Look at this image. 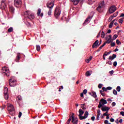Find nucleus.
Listing matches in <instances>:
<instances>
[{"mask_svg": "<svg viewBox=\"0 0 124 124\" xmlns=\"http://www.w3.org/2000/svg\"><path fill=\"white\" fill-rule=\"evenodd\" d=\"M51 0V2L46 4V7L49 9L48 12V16H51L52 15V9H53V8L54 7V5L55 4V0Z\"/></svg>", "mask_w": 124, "mask_h": 124, "instance_id": "obj_1", "label": "nucleus"}, {"mask_svg": "<svg viewBox=\"0 0 124 124\" xmlns=\"http://www.w3.org/2000/svg\"><path fill=\"white\" fill-rule=\"evenodd\" d=\"M72 119V123L73 124H77L78 123V119H75V116L74 113L72 114L71 117H70L69 119L67 120L66 124H69L70 122L71 121Z\"/></svg>", "mask_w": 124, "mask_h": 124, "instance_id": "obj_2", "label": "nucleus"}, {"mask_svg": "<svg viewBox=\"0 0 124 124\" xmlns=\"http://www.w3.org/2000/svg\"><path fill=\"white\" fill-rule=\"evenodd\" d=\"M24 16L25 18H27L30 20H33V19L34 18V15L33 14L31 13V11H29L24 12Z\"/></svg>", "mask_w": 124, "mask_h": 124, "instance_id": "obj_3", "label": "nucleus"}, {"mask_svg": "<svg viewBox=\"0 0 124 124\" xmlns=\"http://www.w3.org/2000/svg\"><path fill=\"white\" fill-rule=\"evenodd\" d=\"M62 12V10H61V6H57L56 8H55V11H54V16L56 17L57 19L60 17V15H61V12Z\"/></svg>", "mask_w": 124, "mask_h": 124, "instance_id": "obj_4", "label": "nucleus"}, {"mask_svg": "<svg viewBox=\"0 0 124 124\" xmlns=\"http://www.w3.org/2000/svg\"><path fill=\"white\" fill-rule=\"evenodd\" d=\"M104 7V1H102L100 2V3L98 5V6L96 8L97 11L98 12H99V13H101L102 12L103 10L102 9Z\"/></svg>", "mask_w": 124, "mask_h": 124, "instance_id": "obj_5", "label": "nucleus"}, {"mask_svg": "<svg viewBox=\"0 0 124 124\" xmlns=\"http://www.w3.org/2000/svg\"><path fill=\"white\" fill-rule=\"evenodd\" d=\"M105 104H107V101L103 98L101 99L100 101L99 102L98 108H101L102 106H104Z\"/></svg>", "mask_w": 124, "mask_h": 124, "instance_id": "obj_6", "label": "nucleus"}, {"mask_svg": "<svg viewBox=\"0 0 124 124\" xmlns=\"http://www.w3.org/2000/svg\"><path fill=\"white\" fill-rule=\"evenodd\" d=\"M2 70L3 71L2 74L4 75H6L7 77H9V76H10V73L7 72V71L8 70V68H6V66H4L2 68ZM7 72V73H6Z\"/></svg>", "mask_w": 124, "mask_h": 124, "instance_id": "obj_7", "label": "nucleus"}, {"mask_svg": "<svg viewBox=\"0 0 124 124\" xmlns=\"http://www.w3.org/2000/svg\"><path fill=\"white\" fill-rule=\"evenodd\" d=\"M116 10H117V7L115 5H112L109 7L108 12H109V14H112L114 13Z\"/></svg>", "mask_w": 124, "mask_h": 124, "instance_id": "obj_8", "label": "nucleus"}, {"mask_svg": "<svg viewBox=\"0 0 124 124\" xmlns=\"http://www.w3.org/2000/svg\"><path fill=\"white\" fill-rule=\"evenodd\" d=\"M4 96L5 99H8V88L7 87H5L4 89Z\"/></svg>", "mask_w": 124, "mask_h": 124, "instance_id": "obj_9", "label": "nucleus"}, {"mask_svg": "<svg viewBox=\"0 0 124 124\" xmlns=\"http://www.w3.org/2000/svg\"><path fill=\"white\" fill-rule=\"evenodd\" d=\"M9 85L10 87H15L16 86V81L14 80H12V78H10L9 80Z\"/></svg>", "mask_w": 124, "mask_h": 124, "instance_id": "obj_10", "label": "nucleus"}, {"mask_svg": "<svg viewBox=\"0 0 124 124\" xmlns=\"http://www.w3.org/2000/svg\"><path fill=\"white\" fill-rule=\"evenodd\" d=\"M21 4H22V0H14V5L16 6V7L21 6Z\"/></svg>", "mask_w": 124, "mask_h": 124, "instance_id": "obj_11", "label": "nucleus"}, {"mask_svg": "<svg viewBox=\"0 0 124 124\" xmlns=\"http://www.w3.org/2000/svg\"><path fill=\"white\" fill-rule=\"evenodd\" d=\"M7 110L9 112V113H11V112H14V107L13 105L10 104L9 106L7 108Z\"/></svg>", "mask_w": 124, "mask_h": 124, "instance_id": "obj_12", "label": "nucleus"}, {"mask_svg": "<svg viewBox=\"0 0 124 124\" xmlns=\"http://www.w3.org/2000/svg\"><path fill=\"white\" fill-rule=\"evenodd\" d=\"M91 16H89L88 18L85 20L84 24L86 23H88V22H89L90 21V19H92V18H93V12H92L91 13Z\"/></svg>", "mask_w": 124, "mask_h": 124, "instance_id": "obj_13", "label": "nucleus"}, {"mask_svg": "<svg viewBox=\"0 0 124 124\" xmlns=\"http://www.w3.org/2000/svg\"><path fill=\"white\" fill-rule=\"evenodd\" d=\"M98 43H99L98 40L95 41L92 46V48H96L97 46H98Z\"/></svg>", "mask_w": 124, "mask_h": 124, "instance_id": "obj_14", "label": "nucleus"}, {"mask_svg": "<svg viewBox=\"0 0 124 124\" xmlns=\"http://www.w3.org/2000/svg\"><path fill=\"white\" fill-rule=\"evenodd\" d=\"M101 109L102 111H103V112H105V111H109V110H110V108H109V107H107L106 106L101 108Z\"/></svg>", "mask_w": 124, "mask_h": 124, "instance_id": "obj_15", "label": "nucleus"}, {"mask_svg": "<svg viewBox=\"0 0 124 124\" xmlns=\"http://www.w3.org/2000/svg\"><path fill=\"white\" fill-rule=\"evenodd\" d=\"M16 100L17 103L18 104H20V102L23 100V98L22 97V96H21V95H19L17 97Z\"/></svg>", "mask_w": 124, "mask_h": 124, "instance_id": "obj_16", "label": "nucleus"}, {"mask_svg": "<svg viewBox=\"0 0 124 124\" xmlns=\"http://www.w3.org/2000/svg\"><path fill=\"white\" fill-rule=\"evenodd\" d=\"M84 0H75L74 1L73 4H74V5H77V4H78V3H79V2H80V1H81V2H83V1H84Z\"/></svg>", "mask_w": 124, "mask_h": 124, "instance_id": "obj_17", "label": "nucleus"}, {"mask_svg": "<svg viewBox=\"0 0 124 124\" xmlns=\"http://www.w3.org/2000/svg\"><path fill=\"white\" fill-rule=\"evenodd\" d=\"M117 58V55L113 54L112 56H109L108 57V60H110L111 61H113V60H114V59Z\"/></svg>", "mask_w": 124, "mask_h": 124, "instance_id": "obj_18", "label": "nucleus"}, {"mask_svg": "<svg viewBox=\"0 0 124 124\" xmlns=\"http://www.w3.org/2000/svg\"><path fill=\"white\" fill-rule=\"evenodd\" d=\"M6 3H4L2 2H1V5H0V8L1 9H5V7H6Z\"/></svg>", "mask_w": 124, "mask_h": 124, "instance_id": "obj_19", "label": "nucleus"}, {"mask_svg": "<svg viewBox=\"0 0 124 124\" xmlns=\"http://www.w3.org/2000/svg\"><path fill=\"white\" fill-rule=\"evenodd\" d=\"M9 8L10 12H11L13 14V13H14V11L15 10V9H14V7L12 6H9Z\"/></svg>", "mask_w": 124, "mask_h": 124, "instance_id": "obj_20", "label": "nucleus"}, {"mask_svg": "<svg viewBox=\"0 0 124 124\" xmlns=\"http://www.w3.org/2000/svg\"><path fill=\"white\" fill-rule=\"evenodd\" d=\"M20 56L21 54L18 53L16 56V62H19V61H20V59H21Z\"/></svg>", "mask_w": 124, "mask_h": 124, "instance_id": "obj_21", "label": "nucleus"}, {"mask_svg": "<svg viewBox=\"0 0 124 124\" xmlns=\"http://www.w3.org/2000/svg\"><path fill=\"white\" fill-rule=\"evenodd\" d=\"M93 72V71H88L86 72L85 75L87 77H89V76H91L92 73Z\"/></svg>", "mask_w": 124, "mask_h": 124, "instance_id": "obj_22", "label": "nucleus"}, {"mask_svg": "<svg viewBox=\"0 0 124 124\" xmlns=\"http://www.w3.org/2000/svg\"><path fill=\"white\" fill-rule=\"evenodd\" d=\"M106 40H107V41L105 42V43L106 44L108 43V44H109V43H110L111 41H112V39H110V38L108 39V38L106 37Z\"/></svg>", "mask_w": 124, "mask_h": 124, "instance_id": "obj_23", "label": "nucleus"}, {"mask_svg": "<svg viewBox=\"0 0 124 124\" xmlns=\"http://www.w3.org/2000/svg\"><path fill=\"white\" fill-rule=\"evenodd\" d=\"M79 114L78 115V116H82V115L84 114V113H85V112L83 110H82V109L80 108L79 109Z\"/></svg>", "mask_w": 124, "mask_h": 124, "instance_id": "obj_24", "label": "nucleus"}, {"mask_svg": "<svg viewBox=\"0 0 124 124\" xmlns=\"http://www.w3.org/2000/svg\"><path fill=\"white\" fill-rule=\"evenodd\" d=\"M92 96H93V97H94V98H96V97H97V95H96V93L95 92H94V91H93L92 92Z\"/></svg>", "mask_w": 124, "mask_h": 124, "instance_id": "obj_25", "label": "nucleus"}, {"mask_svg": "<svg viewBox=\"0 0 124 124\" xmlns=\"http://www.w3.org/2000/svg\"><path fill=\"white\" fill-rule=\"evenodd\" d=\"M92 59H93V56H90L88 59L86 60V62H87V63H89L90 61H92Z\"/></svg>", "mask_w": 124, "mask_h": 124, "instance_id": "obj_26", "label": "nucleus"}, {"mask_svg": "<svg viewBox=\"0 0 124 124\" xmlns=\"http://www.w3.org/2000/svg\"><path fill=\"white\" fill-rule=\"evenodd\" d=\"M100 93L102 95V96H105L106 95L105 93H104V92L102 91V90L100 91Z\"/></svg>", "mask_w": 124, "mask_h": 124, "instance_id": "obj_27", "label": "nucleus"}, {"mask_svg": "<svg viewBox=\"0 0 124 124\" xmlns=\"http://www.w3.org/2000/svg\"><path fill=\"white\" fill-rule=\"evenodd\" d=\"M101 37H102V38H104L105 36V33H104V31H102L101 33Z\"/></svg>", "mask_w": 124, "mask_h": 124, "instance_id": "obj_28", "label": "nucleus"}, {"mask_svg": "<svg viewBox=\"0 0 124 124\" xmlns=\"http://www.w3.org/2000/svg\"><path fill=\"white\" fill-rule=\"evenodd\" d=\"M85 104H82L81 105V108H82V109L83 110H86V108L85 107Z\"/></svg>", "mask_w": 124, "mask_h": 124, "instance_id": "obj_29", "label": "nucleus"}, {"mask_svg": "<svg viewBox=\"0 0 124 124\" xmlns=\"http://www.w3.org/2000/svg\"><path fill=\"white\" fill-rule=\"evenodd\" d=\"M12 31H13V28L10 27L8 29V32H12Z\"/></svg>", "mask_w": 124, "mask_h": 124, "instance_id": "obj_30", "label": "nucleus"}, {"mask_svg": "<svg viewBox=\"0 0 124 124\" xmlns=\"http://www.w3.org/2000/svg\"><path fill=\"white\" fill-rule=\"evenodd\" d=\"M89 116V112H88V111H85V114H84V117H85V118H88V116Z\"/></svg>", "mask_w": 124, "mask_h": 124, "instance_id": "obj_31", "label": "nucleus"}, {"mask_svg": "<svg viewBox=\"0 0 124 124\" xmlns=\"http://www.w3.org/2000/svg\"><path fill=\"white\" fill-rule=\"evenodd\" d=\"M40 13H41V9H39L38 10V12H37V15H38V16H40Z\"/></svg>", "mask_w": 124, "mask_h": 124, "instance_id": "obj_32", "label": "nucleus"}, {"mask_svg": "<svg viewBox=\"0 0 124 124\" xmlns=\"http://www.w3.org/2000/svg\"><path fill=\"white\" fill-rule=\"evenodd\" d=\"M78 117L80 120H84L85 119H86L85 116H82V115L79 116Z\"/></svg>", "mask_w": 124, "mask_h": 124, "instance_id": "obj_33", "label": "nucleus"}, {"mask_svg": "<svg viewBox=\"0 0 124 124\" xmlns=\"http://www.w3.org/2000/svg\"><path fill=\"white\" fill-rule=\"evenodd\" d=\"M36 50L37 51H40V46L39 45H36Z\"/></svg>", "mask_w": 124, "mask_h": 124, "instance_id": "obj_34", "label": "nucleus"}, {"mask_svg": "<svg viewBox=\"0 0 124 124\" xmlns=\"http://www.w3.org/2000/svg\"><path fill=\"white\" fill-rule=\"evenodd\" d=\"M113 94H115V95H117V94H118V92H117V91H116V90H113Z\"/></svg>", "mask_w": 124, "mask_h": 124, "instance_id": "obj_35", "label": "nucleus"}, {"mask_svg": "<svg viewBox=\"0 0 124 124\" xmlns=\"http://www.w3.org/2000/svg\"><path fill=\"white\" fill-rule=\"evenodd\" d=\"M113 20V16H111L108 18V22H111Z\"/></svg>", "mask_w": 124, "mask_h": 124, "instance_id": "obj_36", "label": "nucleus"}, {"mask_svg": "<svg viewBox=\"0 0 124 124\" xmlns=\"http://www.w3.org/2000/svg\"><path fill=\"white\" fill-rule=\"evenodd\" d=\"M113 25H114V23L110 22L109 25V29H111V28H112L113 27Z\"/></svg>", "mask_w": 124, "mask_h": 124, "instance_id": "obj_37", "label": "nucleus"}, {"mask_svg": "<svg viewBox=\"0 0 124 124\" xmlns=\"http://www.w3.org/2000/svg\"><path fill=\"white\" fill-rule=\"evenodd\" d=\"M116 90H117V92H120L121 91V87L117 86Z\"/></svg>", "mask_w": 124, "mask_h": 124, "instance_id": "obj_38", "label": "nucleus"}, {"mask_svg": "<svg viewBox=\"0 0 124 124\" xmlns=\"http://www.w3.org/2000/svg\"><path fill=\"white\" fill-rule=\"evenodd\" d=\"M97 116H100V109H98L97 111Z\"/></svg>", "mask_w": 124, "mask_h": 124, "instance_id": "obj_39", "label": "nucleus"}, {"mask_svg": "<svg viewBox=\"0 0 124 124\" xmlns=\"http://www.w3.org/2000/svg\"><path fill=\"white\" fill-rule=\"evenodd\" d=\"M116 43L118 45H119V44H122V43H121V41L119 40H116Z\"/></svg>", "mask_w": 124, "mask_h": 124, "instance_id": "obj_40", "label": "nucleus"}, {"mask_svg": "<svg viewBox=\"0 0 124 124\" xmlns=\"http://www.w3.org/2000/svg\"><path fill=\"white\" fill-rule=\"evenodd\" d=\"M115 45H116V44L115 43V42L111 43L110 44V46H111V47H114L115 46Z\"/></svg>", "mask_w": 124, "mask_h": 124, "instance_id": "obj_41", "label": "nucleus"}, {"mask_svg": "<svg viewBox=\"0 0 124 124\" xmlns=\"http://www.w3.org/2000/svg\"><path fill=\"white\" fill-rule=\"evenodd\" d=\"M102 90H103V92H107V88L104 87L102 88Z\"/></svg>", "mask_w": 124, "mask_h": 124, "instance_id": "obj_42", "label": "nucleus"}, {"mask_svg": "<svg viewBox=\"0 0 124 124\" xmlns=\"http://www.w3.org/2000/svg\"><path fill=\"white\" fill-rule=\"evenodd\" d=\"M93 1V0H88V3L89 4H92Z\"/></svg>", "mask_w": 124, "mask_h": 124, "instance_id": "obj_43", "label": "nucleus"}, {"mask_svg": "<svg viewBox=\"0 0 124 124\" xmlns=\"http://www.w3.org/2000/svg\"><path fill=\"white\" fill-rule=\"evenodd\" d=\"M107 63H108V64H109V65H112L113 62H112L111 61H108V62H107Z\"/></svg>", "mask_w": 124, "mask_h": 124, "instance_id": "obj_44", "label": "nucleus"}, {"mask_svg": "<svg viewBox=\"0 0 124 124\" xmlns=\"http://www.w3.org/2000/svg\"><path fill=\"white\" fill-rule=\"evenodd\" d=\"M87 92H88V90H87L86 89H85L83 90V93H84V94H86Z\"/></svg>", "mask_w": 124, "mask_h": 124, "instance_id": "obj_45", "label": "nucleus"}, {"mask_svg": "<svg viewBox=\"0 0 124 124\" xmlns=\"http://www.w3.org/2000/svg\"><path fill=\"white\" fill-rule=\"evenodd\" d=\"M105 56H108V54H104V55H103V60H104V61L105 60Z\"/></svg>", "mask_w": 124, "mask_h": 124, "instance_id": "obj_46", "label": "nucleus"}, {"mask_svg": "<svg viewBox=\"0 0 124 124\" xmlns=\"http://www.w3.org/2000/svg\"><path fill=\"white\" fill-rule=\"evenodd\" d=\"M110 90H112V87L109 86L107 88V91H110Z\"/></svg>", "mask_w": 124, "mask_h": 124, "instance_id": "obj_47", "label": "nucleus"}, {"mask_svg": "<svg viewBox=\"0 0 124 124\" xmlns=\"http://www.w3.org/2000/svg\"><path fill=\"white\" fill-rule=\"evenodd\" d=\"M123 22H124V20L123 19H120L119 20V22L121 24H123Z\"/></svg>", "mask_w": 124, "mask_h": 124, "instance_id": "obj_48", "label": "nucleus"}, {"mask_svg": "<svg viewBox=\"0 0 124 124\" xmlns=\"http://www.w3.org/2000/svg\"><path fill=\"white\" fill-rule=\"evenodd\" d=\"M117 37H118V35L115 34V35H114V36H113V39L115 40V39H116Z\"/></svg>", "mask_w": 124, "mask_h": 124, "instance_id": "obj_49", "label": "nucleus"}, {"mask_svg": "<svg viewBox=\"0 0 124 124\" xmlns=\"http://www.w3.org/2000/svg\"><path fill=\"white\" fill-rule=\"evenodd\" d=\"M98 87L99 88V89H101V88H102V84H99V85H98Z\"/></svg>", "mask_w": 124, "mask_h": 124, "instance_id": "obj_50", "label": "nucleus"}, {"mask_svg": "<svg viewBox=\"0 0 124 124\" xmlns=\"http://www.w3.org/2000/svg\"><path fill=\"white\" fill-rule=\"evenodd\" d=\"M110 122H111V123H114V122H115V120L114 119V118H111L110 119Z\"/></svg>", "mask_w": 124, "mask_h": 124, "instance_id": "obj_51", "label": "nucleus"}, {"mask_svg": "<svg viewBox=\"0 0 124 124\" xmlns=\"http://www.w3.org/2000/svg\"><path fill=\"white\" fill-rule=\"evenodd\" d=\"M117 64H118V63L117 62H113V65L114 66H117Z\"/></svg>", "mask_w": 124, "mask_h": 124, "instance_id": "obj_52", "label": "nucleus"}, {"mask_svg": "<svg viewBox=\"0 0 124 124\" xmlns=\"http://www.w3.org/2000/svg\"><path fill=\"white\" fill-rule=\"evenodd\" d=\"M109 73L111 75H113V74H114V71L111 70V71H109Z\"/></svg>", "mask_w": 124, "mask_h": 124, "instance_id": "obj_53", "label": "nucleus"}, {"mask_svg": "<svg viewBox=\"0 0 124 124\" xmlns=\"http://www.w3.org/2000/svg\"><path fill=\"white\" fill-rule=\"evenodd\" d=\"M21 116H22V112H19V114H18V118H21Z\"/></svg>", "mask_w": 124, "mask_h": 124, "instance_id": "obj_54", "label": "nucleus"}, {"mask_svg": "<svg viewBox=\"0 0 124 124\" xmlns=\"http://www.w3.org/2000/svg\"><path fill=\"white\" fill-rule=\"evenodd\" d=\"M26 25H27V26L28 27H31V23H29V22H27V23H26Z\"/></svg>", "mask_w": 124, "mask_h": 124, "instance_id": "obj_55", "label": "nucleus"}, {"mask_svg": "<svg viewBox=\"0 0 124 124\" xmlns=\"http://www.w3.org/2000/svg\"><path fill=\"white\" fill-rule=\"evenodd\" d=\"M108 114V111H106V113H104L103 116H108V114Z\"/></svg>", "mask_w": 124, "mask_h": 124, "instance_id": "obj_56", "label": "nucleus"}, {"mask_svg": "<svg viewBox=\"0 0 124 124\" xmlns=\"http://www.w3.org/2000/svg\"><path fill=\"white\" fill-rule=\"evenodd\" d=\"M95 119V117H94V116H93L91 117L92 121H94Z\"/></svg>", "mask_w": 124, "mask_h": 124, "instance_id": "obj_57", "label": "nucleus"}, {"mask_svg": "<svg viewBox=\"0 0 124 124\" xmlns=\"http://www.w3.org/2000/svg\"><path fill=\"white\" fill-rule=\"evenodd\" d=\"M116 106V103H115L114 102H112V106L114 107Z\"/></svg>", "mask_w": 124, "mask_h": 124, "instance_id": "obj_58", "label": "nucleus"}, {"mask_svg": "<svg viewBox=\"0 0 124 124\" xmlns=\"http://www.w3.org/2000/svg\"><path fill=\"white\" fill-rule=\"evenodd\" d=\"M80 96L81 97H84V93H80Z\"/></svg>", "mask_w": 124, "mask_h": 124, "instance_id": "obj_59", "label": "nucleus"}, {"mask_svg": "<svg viewBox=\"0 0 124 124\" xmlns=\"http://www.w3.org/2000/svg\"><path fill=\"white\" fill-rule=\"evenodd\" d=\"M120 114L122 115V116H124V111L120 112Z\"/></svg>", "mask_w": 124, "mask_h": 124, "instance_id": "obj_60", "label": "nucleus"}, {"mask_svg": "<svg viewBox=\"0 0 124 124\" xmlns=\"http://www.w3.org/2000/svg\"><path fill=\"white\" fill-rule=\"evenodd\" d=\"M108 120H105L104 122V124H108Z\"/></svg>", "mask_w": 124, "mask_h": 124, "instance_id": "obj_61", "label": "nucleus"}, {"mask_svg": "<svg viewBox=\"0 0 124 124\" xmlns=\"http://www.w3.org/2000/svg\"><path fill=\"white\" fill-rule=\"evenodd\" d=\"M1 2H4L5 3H6V0H2Z\"/></svg>", "mask_w": 124, "mask_h": 124, "instance_id": "obj_62", "label": "nucleus"}, {"mask_svg": "<svg viewBox=\"0 0 124 124\" xmlns=\"http://www.w3.org/2000/svg\"><path fill=\"white\" fill-rule=\"evenodd\" d=\"M108 33H111V30L109 29L108 31Z\"/></svg>", "mask_w": 124, "mask_h": 124, "instance_id": "obj_63", "label": "nucleus"}, {"mask_svg": "<svg viewBox=\"0 0 124 124\" xmlns=\"http://www.w3.org/2000/svg\"><path fill=\"white\" fill-rule=\"evenodd\" d=\"M120 17H124V14H122Z\"/></svg>", "mask_w": 124, "mask_h": 124, "instance_id": "obj_64", "label": "nucleus"}]
</instances>
